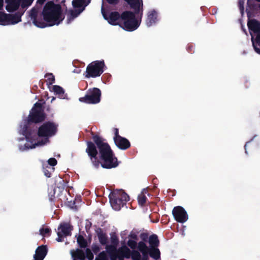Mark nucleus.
I'll list each match as a JSON object with an SVG mask.
<instances>
[{
	"mask_svg": "<svg viewBox=\"0 0 260 260\" xmlns=\"http://www.w3.org/2000/svg\"><path fill=\"white\" fill-rule=\"evenodd\" d=\"M91 134L93 142L87 141L86 152L92 162H119L110 145L93 132Z\"/></svg>",
	"mask_w": 260,
	"mask_h": 260,
	"instance_id": "nucleus-1",
	"label": "nucleus"
},
{
	"mask_svg": "<svg viewBox=\"0 0 260 260\" xmlns=\"http://www.w3.org/2000/svg\"><path fill=\"white\" fill-rule=\"evenodd\" d=\"M138 248L142 252V256L139 251L134 250L131 252L126 246L123 245L118 249L117 255H112L111 258L112 260H115L116 258L119 260H123L124 258L131 257L133 260H147L149 254L155 259L159 258L160 256V252L157 248L154 247L150 249L143 242L138 243Z\"/></svg>",
	"mask_w": 260,
	"mask_h": 260,
	"instance_id": "nucleus-2",
	"label": "nucleus"
},
{
	"mask_svg": "<svg viewBox=\"0 0 260 260\" xmlns=\"http://www.w3.org/2000/svg\"><path fill=\"white\" fill-rule=\"evenodd\" d=\"M46 116L42 109V104L40 103H36L31 110L27 119H24L21 124V134L24 136L26 139H31L33 131L30 128V125L34 123H37L43 121Z\"/></svg>",
	"mask_w": 260,
	"mask_h": 260,
	"instance_id": "nucleus-3",
	"label": "nucleus"
},
{
	"mask_svg": "<svg viewBox=\"0 0 260 260\" xmlns=\"http://www.w3.org/2000/svg\"><path fill=\"white\" fill-rule=\"evenodd\" d=\"M43 17L44 20L47 26H53L58 25L61 22L63 19L61 18V7L59 4H55L52 1L48 2L45 5L43 11L40 17L37 16V19ZM42 19V18H41Z\"/></svg>",
	"mask_w": 260,
	"mask_h": 260,
	"instance_id": "nucleus-4",
	"label": "nucleus"
},
{
	"mask_svg": "<svg viewBox=\"0 0 260 260\" xmlns=\"http://www.w3.org/2000/svg\"><path fill=\"white\" fill-rule=\"evenodd\" d=\"M58 125L53 122L46 121L43 123L38 128L37 135L39 137L42 139L38 140L34 144L29 145L26 143L24 145L27 149L34 148L36 146H43L49 142V139L54 136L58 130Z\"/></svg>",
	"mask_w": 260,
	"mask_h": 260,
	"instance_id": "nucleus-5",
	"label": "nucleus"
},
{
	"mask_svg": "<svg viewBox=\"0 0 260 260\" xmlns=\"http://www.w3.org/2000/svg\"><path fill=\"white\" fill-rule=\"evenodd\" d=\"M135 13L130 11H125L121 13V20L123 23H121L120 26L126 31H132L138 28L140 22L136 19Z\"/></svg>",
	"mask_w": 260,
	"mask_h": 260,
	"instance_id": "nucleus-6",
	"label": "nucleus"
},
{
	"mask_svg": "<svg viewBox=\"0 0 260 260\" xmlns=\"http://www.w3.org/2000/svg\"><path fill=\"white\" fill-rule=\"evenodd\" d=\"M111 207L115 210H119L128 200V196L122 190H116L109 195Z\"/></svg>",
	"mask_w": 260,
	"mask_h": 260,
	"instance_id": "nucleus-7",
	"label": "nucleus"
},
{
	"mask_svg": "<svg viewBox=\"0 0 260 260\" xmlns=\"http://www.w3.org/2000/svg\"><path fill=\"white\" fill-rule=\"evenodd\" d=\"M105 66L103 60L92 61L86 67L85 77L89 78L100 77L104 72Z\"/></svg>",
	"mask_w": 260,
	"mask_h": 260,
	"instance_id": "nucleus-8",
	"label": "nucleus"
},
{
	"mask_svg": "<svg viewBox=\"0 0 260 260\" xmlns=\"http://www.w3.org/2000/svg\"><path fill=\"white\" fill-rule=\"evenodd\" d=\"M46 0H37L36 5L29 12V17L32 20V23L35 25L40 28H44L47 26L45 22L43 19H37V16L42 8V5Z\"/></svg>",
	"mask_w": 260,
	"mask_h": 260,
	"instance_id": "nucleus-9",
	"label": "nucleus"
},
{
	"mask_svg": "<svg viewBox=\"0 0 260 260\" xmlns=\"http://www.w3.org/2000/svg\"><path fill=\"white\" fill-rule=\"evenodd\" d=\"M101 91L98 88L89 89L87 93L84 96L79 98L81 102L86 104H96L101 101Z\"/></svg>",
	"mask_w": 260,
	"mask_h": 260,
	"instance_id": "nucleus-10",
	"label": "nucleus"
},
{
	"mask_svg": "<svg viewBox=\"0 0 260 260\" xmlns=\"http://www.w3.org/2000/svg\"><path fill=\"white\" fill-rule=\"evenodd\" d=\"M102 13L104 18L106 20H108V22L110 24H112L113 25H118L119 26L121 24L119 21L120 19H121V14L120 15V14L118 12H112L110 13L109 16L108 17L106 14L104 8L102 7Z\"/></svg>",
	"mask_w": 260,
	"mask_h": 260,
	"instance_id": "nucleus-11",
	"label": "nucleus"
},
{
	"mask_svg": "<svg viewBox=\"0 0 260 260\" xmlns=\"http://www.w3.org/2000/svg\"><path fill=\"white\" fill-rule=\"evenodd\" d=\"M172 213L176 221L179 222H184L188 219V216L185 210L181 206L175 207Z\"/></svg>",
	"mask_w": 260,
	"mask_h": 260,
	"instance_id": "nucleus-12",
	"label": "nucleus"
},
{
	"mask_svg": "<svg viewBox=\"0 0 260 260\" xmlns=\"http://www.w3.org/2000/svg\"><path fill=\"white\" fill-rule=\"evenodd\" d=\"M134 10L135 13L140 14V16L143 15V0H124Z\"/></svg>",
	"mask_w": 260,
	"mask_h": 260,
	"instance_id": "nucleus-13",
	"label": "nucleus"
},
{
	"mask_svg": "<svg viewBox=\"0 0 260 260\" xmlns=\"http://www.w3.org/2000/svg\"><path fill=\"white\" fill-rule=\"evenodd\" d=\"M71 230L70 225L68 224L61 225L58 228L57 235L58 237L56 239L57 241L61 242L62 241V237L71 235Z\"/></svg>",
	"mask_w": 260,
	"mask_h": 260,
	"instance_id": "nucleus-14",
	"label": "nucleus"
},
{
	"mask_svg": "<svg viewBox=\"0 0 260 260\" xmlns=\"http://www.w3.org/2000/svg\"><path fill=\"white\" fill-rule=\"evenodd\" d=\"M24 11H18L15 14H7V25L15 24L21 21V16Z\"/></svg>",
	"mask_w": 260,
	"mask_h": 260,
	"instance_id": "nucleus-15",
	"label": "nucleus"
},
{
	"mask_svg": "<svg viewBox=\"0 0 260 260\" xmlns=\"http://www.w3.org/2000/svg\"><path fill=\"white\" fill-rule=\"evenodd\" d=\"M114 142L116 146L121 150H126L131 147L129 141L122 137L114 140Z\"/></svg>",
	"mask_w": 260,
	"mask_h": 260,
	"instance_id": "nucleus-16",
	"label": "nucleus"
},
{
	"mask_svg": "<svg viewBox=\"0 0 260 260\" xmlns=\"http://www.w3.org/2000/svg\"><path fill=\"white\" fill-rule=\"evenodd\" d=\"M7 3L6 9L9 12H13L16 11L21 6L19 0H5Z\"/></svg>",
	"mask_w": 260,
	"mask_h": 260,
	"instance_id": "nucleus-17",
	"label": "nucleus"
},
{
	"mask_svg": "<svg viewBox=\"0 0 260 260\" xmlns=\"http://www.w3.org/2000/svg\"><path fill=\"white\" fill-rule=\"evenodd\" d=\"M47 254V248L45 246L39 247L36 250L34 255L35 260H43Z\"/></svg>",
	"mask_w": 260,
	"mask_h": 260,
	"instance_id": "nucleus-18",
	"label": "nucleus"
},
{
	"mask_svg": "<svg viewBox=\"0 0 260 260\" xmlns=\"http://www.w3.org/2000/svg\"><path fill=\"white\" fill-rule=\"evenodd\" d=\"M157 13L154 10H151L148 12L146 19V24L148 26H150L154 24L157 21Z\"/></svg>",
	"mask_w": 260,
	"mask_h": 260,
	"instance_id": "nucleus-19",
	"label": "nucleus"
},
{
	"mask_svg": "<svg viewBox=\"0 0 260 260\" xmlns=\"http://www.w3.org/2000/svg\"><path fill=\"white\" fill-rule=\"evenodd\" d=\"M248 26L250 30L257 34L260 33V22L256 19H252L248 22Z\"/></svg>",
	"mask_w": 260,
	"mask_h": 260,
	"instance_id": "nucleus-20",
	"label": "nucleus"
},
{
	"mask_svg": "<svg viewBox=\"0 0 260 260\" xmlns=\"http://www.w3.org/2000/svg\"><path fill=\"white\" fill-rule=\"evenodd\" d=\"M137 236L135 234L133 233L129 235L127 245L133 250L135 249L137 247Z\"/></svg>",
	"mask_w": 260,
	"mask_h": 260,
	"instance_id": "nucleus-21",
	"label": "nucleus"
},
{
	"mask_svg": "<svg viewBox=\"0 0 260 260\" xmlns=\"http://www.w3.org/2000/svg\"><path fill=\"white\" fill-rule=\"evenodd\" d=\"M71 254L73 260H76V259L83 260L85 258L84 252L80 249L72 250L71 251Z\"/></svg>",
	"mask_w": 260,
	"mask_h": 260,
	"instance_id": "nucleus-22",
	"label": "nucleus"
},
{
	"mask_svg": "<svg viewBox=\"0 0 260 260\" xmlns=\"http://www.w3.org/2000/svg\"><path fill=\"white\" fill-rule=\"evenodd\" d=\"M56 164H44L43 166L45 175L50 177L51 172L54 171V167Z\"/></svg>",
	"mask_w": 260,
	"mask_h": 260,
	"instance_id": "nucleus-23",
	"label": "nucleus"
},
{
	"mask_svg": "<svg viewBox=\"0 0 260 260\" xmlns=\"http://www.w3.org/2000/svg\"><path fill=\"white\" fill-rule=\"evenodd\" d=\"M97 234L98 236L99 240L100 242L102 245H105L107 243V237L106 235L102 232L101 230H98L97 231Z\"/></svg>",
	"mask_w": 260,
	"mask_h": 260,
	"instance_id": "nucleus-24",
	"label": "nucleus"
},
{
	"mask_svg": "<svg viewBox=\"0 0 260 260\" xmlns=\"http://www.w3.org/2000/svg\"><path fill=\"white\" fill-rule=\"evenodd\" d=\"M101 165V167L105 169H111L117 167L118 164H94V167L99 169Z\"/></svg>",
	"mask_w": 260,
	"mask_h": 260,
	"instance_id": "nucleus-25",
	"label": "nucleus"
},
{
	"mask_svg": "<svg viewBox=\"0 0 260 260\" xmlns=\"http://www.w3.org/2000/svg\"><path fill=\"white\" fill-rule=\"evenodd\" d=\"M84 10V7H83L81 9H75V10H70V16L69 19H73L76 17H78V15L82 12V11Z\"/></svg>",
	"mask_w": 260,
	"mask_h": 260,
	"instance_id": "nucleus-26",
	"label": "nucleus"
},
{
	"mask_svg": "<svg viewBox=\"0 0 260 260\" xmlns=\"http://www.w3.org/2000/svg\"><path fill=\"white\" fill-rule=\"evenodd\" d=\"M149 243L151 248L156 247L158 244V240L156 235H152L149 238Z\"/></svg>",
	"mask_w": 260,
	"mask_h": 260,
	"instance_id": "nucleus-27",
	"label": "nucleus"
},
{
	"mask_svg": "<svg viewBox=\"0 0 260 260\" xmlns=\"http://www.w3.org/2000/svg\"><path fill=\"white\" fill-rule=\"evenodd\" d=\"M53 91L56 93V94L58 95L60 98H62L63 96L64 93V90L59 85H54L53 86Z\"/></svg>",
	"mask_w": 260,
	"mask_h": 260,
	"instance_id": "nucleus-28",
	"label": "nucleus"
},
{
	"mask_svg": "<svg viewBox=\"0 0 260 260\" xmlns=\"http://www.w3.org/2000/svg\"><path fill=\"white\" fill-rule=\"evenodd\" d=\"M252 45L254 47V49L256 53L260 54V48H258L256 45L255 44L254 42L253 41V39H252ZM255 43L260 47V33L257 34L256 36V38L255 40Z\"/></svg>",
	"mask_w": 260,
	"mask_h": 260,
	"instance_id": "nucleus-29",
	"label": "nucleus"
},
{
	"mask_svg": "<svg viewBox=\"0 0 260 260\" xmlns=\"http://www.w3.org/2000/svg\"><path fill=\"white\" fill-rule=\"evenodd\" d=\"M45 77L47 78L46 82L48 85H51L55 82V77L52 73H47Z\"/></svg>",
	"mask_w": 260,
	"mask_h": 260,
	"instance_id": "nucleus-30",
	"label": "nucleus"
},
{
	"mask_svg": "<svg viewBox=\"0 0 260 260\" xmlns=\"http://www.w3.org/2000/svg\"><path fill=\"white\" fill-rule=\"evenodd\" d=\"M22 9H27L32 3L34 0H19Z\"/></svg>",
	"mask_w": 260,
	"mask_h": 260,
	"instance_id": "nucleus-31",
	"label": "nucleus"
},
{
	"mask_svg": "<svg viewBox=\"0 0 260 260\" xmlns=\"http://www.w3.org/2000/svg\"><path fill=\"white\" fill-rule=\"evenodd\" d=\"M84 3V0H74L72 2V5L75 8H83ZM84 7L85 8V6Z\"/></svg>",
	"mask_w": 260,
	"mask_h": 260,
	"instance_id": "nucleus-32",
	"label": "nucleus"
},
{
	"mask_svg": "<svg viewBox=\"0 0 260 260\" xmlns=\"http://www.w3.org/2000/svg\"><path fill=\"white\" fill-rule=\"evenodd\" d=\"M7 14L0 12V24L6 25H7Z\"/></svg>",
	"mask_w": 260,
	"mask_h": 260,
	"instance_id": "nucleus-33",
	"label": "nucleus"
},
{
	"mask_svg": "<svg viewBox=\"0 0 260 260\" xmlns=\"http://www.w3.org/2000/svg\"><path fill=\"white\" fill-rule=\"evenodd\" d=\"M50 233V229L47 228H43L40 230V233L43 237L49 236Z\"/></svg>",
	"mask_w": 260,
	"mask_h": 260,
	"instance_id": "nucleus-34",
	"label": "nucleus"
},
{
	"mask_svg": "<svg viewBox=\"0 0 260 260\" xmlns=\"http://www.w3.org/2000/svg\"><path fill=\"white\" fill-rule=\"evenodd\" d=\"M77 242L79 245L82 247H85L86 246L87 242L84 238L81 236H79L78 237Z\"/></svg>",
	"mask_w": 260,
	"mask_h": 260,
	"instance_id": "nucleus-35",
	"label": "nucleus"
},
{
	"mask_svg": "<svg viewBox=\"0 0 260 260\" xmlns=\"http://www.w3.org/2000/svg\"><path fill=\"white\" fill-rule=\"evenodd\" d=\"M146 197L143 193H142L138 196V202L140 205H143L146 202Z\"/></svg>",
	"mask_w": 260,
	"mask_h": 260,
	"instance_id": "nucleus-36",
	"label": "nucleus"
},
{
	"mask_svg": "<svg viewBox=\"0 0 260 260\" xmlns=\"http://www.w3.org/2000/svg\"><path fill=\"white\" fill-rule=\"evenodd\" d=\"M86 254L87 258L89 260H92L93 258V255L89 249L86 250Z\"/></svg>",
	"mask_w": 260,
	"mask_h": 260,
	"instance_id": "nucleus-37",
	"label": "nucleus"
},
{
	"mask_svg": "<svg viewBox=\"0 0 260 260\" xmlns=\"http://www.w3.org/2000/svg\"><path fill=\"white\" fill-rule=\"evenodd\" d=\"M114 136L113 137V140H115L119 137H121L119 134V130L117 128H114Z\"/></svg>",
	"mask_w": 260,
	"mask_h": 260,
	"instance_id": "nucleus-38",
	"label": "nucleus"
},
{
	"mask_svg": "<svg viewBox=\"0 0 260 260\" xmlns=\"http://www.w3.org/2000/svg\"><path fill=\"white\" fill-rule=\"evenodd\" d=\"M187 51L190 53H194V46L192 44H188L186 48Z\"/></svg>",
	"mask_w": 260,
	"mask_h": 260,
	"instance_id": "nucleus-39",
	"label": "nucleus"
},
{
	"mask_svg": "<svg viewBox=\"0 0 260 260\" xmlns=\"http://www.w3.org/2000/svg\"><path fill=\"white\" fill-rule=\"evenodd\" d=\"M107 2L110 5H116L119 2V0H106Z\"/></svg>",
	"mask_w": 260,
	"mask_h": 260,
	"instance_id": "nucleus-40",
	"label": "nucleus"
},
{
	"mask_svg": "<svg viewBox=\"0 0 260 260\" xmlns=\"http://www.w3.org/2000/svg\"><path fill=\"white\" fill-rule=\"evenodd\" d=\"M251 141H251L247 142L245 145L244 148L246 153H247V149L249 147H250L251 145Z\"/></svg>",
	"mask_w": 260,
	"mask_h": 260,
	"instance_id": "nucleus-41",
	"label": "nucleus"
},
{
	"mask_svg": "<svg viewBox=\"0 0 260 260\" xmlns=\"http://www.w3.org/2000/svg\"><path fill=\"white\" fill-rule=\"evenodd\" d=\"M238 4L240 11L243 12L244 10V2L242 1H239Z\"/></svg>",
	"mask_w": 260,
	"mask_h": 260,
	"instance_id": "nucleus-42",
	"label": "nucleus"
},
{
	"mask_svg": "<svg viewBox=\"0 0 260 260\" xmlns=\"http://www.w3.org/2000/svg\"><path fill=\"white\" fill-rule=\"evenodd\" d=\"M47 162H57V160L55 158L51 157L48 159V160L47 161Z\"/></svg>",
	"mask_w": 260,
	"mask_h": 260,
	"instance_id": "nucleus-43",
	"label": "nucleus"
},
{
	"mask_svg": "<svg viewBox=\"0 0 260 260\" xmlns=\"http://www.w3.org/2000/svg\"><path fill=\"white\" fill-rule=\"evenodd\" d=\"M4 0H0V10L2 9L3 6Z\"/></svg>",
	"mask_w": 260,
	"mask_h": 260,
	"instance_id": "nucleus-44",
	"label": "nucleus"
},
{
	"mask_svg": "<svg viewBox=\"0 0 260 260\" xmlns=\"http://www.w3.org/2000/svg\"><path fill=\"white\" fill-rule=\"evenodd\" d=\"M93 250L94 252H96L99 250V248H93Z\"/></svg>",
	"mask_w": 260,
	"mask_h": 260,
	"instance_id": "nucleus-45",
	"label": "nucleus"
},
{
	"mask_svg": "<svg viewBox=\"0 0 260 260\" xmlns=\"http://www.w3.org/2000/svg\"><path fill=\"white\" fill-rule=\"evenodd\" d=\"M255 1L258 2H260V0H255Z\"/></svg>",
	"mask_w": 260,
	"mask_h": 260,
	"instance_id": "nucleus-46",
	"label": "nucleus"
}]
</instances>
